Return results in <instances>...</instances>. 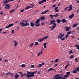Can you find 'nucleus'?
Instances as JSON below:
<instances>
[{
    "label": "nucleus",
    "mask_w": 79,
    "mask_h": 79,
    "mask_svg": "<svg viewBox=\"0 0 79 79\" xmlns=\"http://www.w3.org/2000/svg\"><path fill=\"white\" fill-rule=\"evenodd\" d=\"M40 21L39 19H37L36 21L35 22V24L33 22H31L30 23V26L32 27H33L35 25L36 27H39L40 25Z\"/></svg>",
    "instance_id": "1"
},
{
    "label": "nucleus",
    "mask_w": 79,
    "mask_h": 79,
    "mask_svg": "<svg viewBox=\"0 0 79 79\" xmlns=\"http://www.w3.org/2000/svg\"><path fill=\"white\" fill-rule=\"evenodd\" d=\"M37 72V71H35V72H31L28 71H27V74H29V75L31 77H33L34 76V74L35 73H36Z\"/></svg>",
    "instance_id": "2"
},
{
    "label": "nucleus",
    "mask_w": 79,
    "mask_h": 79,
    "mask_svg": "<svg viewBox=\"0 0 79 79\" xmlns=\"http://www.w3.org/2000/svg\"><path fill=\"white\" fill-rule=\"evenodd\" d=\"M59 35L58 36V38H61L60 40L62 41H63L65 40V38H63L62 37H63L64 35V34H62V33H60L59 34Z\"/></svg>",
    "instance_id": "3"
},
{
    "label": "nucleus",
    "mask_w": 79,
    "mask_h": 79,
    "mask_svg": "<svg viewBox=\"0 0 79 79\" xmlns=\"http://www.w3.org/2000/svg\"><path fill=\"white\" fill-rule=\"evenodd\" d=\"M30 74H26V73H24L23 74H22L20 75L21 76V77H23V76H25L26 77H27V79H28L29 77H31L30 76H29Z\"/></svg>",
    "instance_id": "4"
},
{
    "label": "nucleus",
    "mask_w": 79,
    "mask_h": 79,
    "mask_svg": "<svg viewBox=\"0 0 79 79\" xmlns=\"http://www.w3.org/2000/svg\"><path fill=\"white\" fill-rule=\"evenodd\" d=\"M10 8V5L8 4H6V5L5 6V9H8L9 8Z\"/></svg>",
    "instance_id": "5"
},
{
    "label": "nucleus",
    "mask_w": 79,
    "mask_h": 79,
    "mask_svg": "<svg viewBox=\"0 0 79 79\" xmlns=\"http://www.w3.org/2000/svg\"><path fill=\"white\" fill-rule=\"evenodd\" d=\"M14 24H13L10 23L8 26H6L5 27V28H9L10 27H12Z\"/></svg>",
    "instance_id": "6"
},
{
    "label": "nucleus",
    "mask_w": 79,
    "mask_h": 79,
    "mask_svg": "<svg viewBox=\"0 0 79 79\" xmlns=\"http://www.w3.org/2000/svg\"><path fill=\"white\" fill-rule=\"evenodd\" d=\"M61 76L62 77V76H63V74H61V75L60 74H57V75H55V76L54 77V78H56L57 77H59L60 76Z\"/></svg>",
    "instance_id": "7"
},
{
    "label": "nucleus",
    "mask_w": 79,
    "mask_h": 79,
    "mask_svg": "<svg viewBox=\"0 0 79 79\" xmlns=\"http://www.w3.org/2000/svg\"><path fill=\"white\" fill-rule=\"evenodd\" d=\"M70 73V72H67L66 73V74L67 75H65L63 76L64 77H69V74Z\"/></svg>",
    "instance_id": "8"
},
{
    "label": "nucleus",
    "mask_w": 79,
    "mask_h": 79,
    "mask_svg": "<svg viewBox=\"0 0 79 79\" xmlns=\"http://www.w3.org/2000/svg\"><path fill=\"white\" fill-rule=\"evenodd\" d=\"M68 7H69V9L67 10V11H70L72 10L73 9V6L72 5Z\"/></svg>",
    "instance_id": "9"
},
{
    "label": "nucleus",
    "mask_w": 79,
    "mask_h": 79,
    "mask_svg": "<svg viewBox=\"0 0 79 79\" xmlns=\"http://www.w3.org/2000/svg\"><path fill=\"white\" fill-rule=\"evenodd\" d=\"M56 22V20H52V21L51 22V23H50V24H49V25H52V24H53L54 25V23H55Z\"/></svg>",
    "instance_id": "10"
},
{
    "label": "nucleus",
    "mask_w": 79,
    "mask_h": 79,
    "mask_svg": "<svg viewBox=\"0 0 79 79\" xmlns=\"http://www.w3.org/2000/svg\"><path fill=\"white\" fill-rule=\"evenodd\" d=\"M19 77V75L18 74H16L15 75V76H14V78L15 79H17Z\"/></svg>",
    "instance_id": "11"
},
{
    "label": "nucleus",
    "mask_w": 79,
    "mask_h": 79,
    "mask_svg": "<svg viewBox=\"0 0 79 79\" xmlns=\"http://www.w3.org/2000/svg\"><path fill=\"white\" fill-rule=\"evenodd\" d=\"M19 24L22 27H23V26H25V24L24 23H22V22H20L19 23Z\"/></svg>",
    "instance_id": "12"
},
{
    "label": "nucleus",
    "mask_w": 79,
    "mask_h": 79,
    "mask_svg": "<svg viewBox=\"0 0 79 79\" xmlns=\"http://www.w3.org/2000/svg\"><path fill=\"white\" fill-rule=\"evenodd\" d=\"M54 25H53V26L52 27V29H51V30H53V29L55 28L56 27V23H54Z\"/></svg>",
    "instance_id": "13"
},
{
    "label": "nucleus",
    "mask_w": 79,
    "mask_h": 79,
    "mask_svg": "<svg viewBox=\"0 0 79 79\" xmlns=\"http://www.w3.org/2000/svg\"><path fill=\"white\" fill-rule=\"evenodd\" d=\"M15 43H14V46L15 47H16V46L18 45V43L16 42L15 40L14 41Z\"/></svg>",
    "instance_id": "14"
},
{
    "label": "nucleus",
    "mask_w": 79,
    "mask_h": 79,
    "mask_svg": "<svg viewBox=\"0 0 79 79\" xmlns=\"http://www.w3.org/2000/svg\"><path fill=\"white\" fill-rule=\"evenodd\" d=\"M65 31H69V30L70 29V28L69 27H65Z\"/></svg>",
    "instance_id": "15"
},
{
    "label": "nucleus",
    "mask_w": 79,
    "mask_h": 79,
    "mask_svg": "<svg viewBox=\"0 0 79 79\" xmlns=\"http://www.w3.org/2000/svg\"><path fill=\"white\" fill-rule=\"evenodd\" d=\"M44 40L43 39V38L42 39H40L39 40H38V42H41L43 41V40Z\"/></svg>",
    "instance_id": "16"
},
{
    "label": "nucleus",
    "mask_w": 79,
    "mask_h": 79,
    "mask_svg": "<svg viewBox=\"0 0 79 79\" xmlns=\"http://www.w3.org/2000/svg\"><path fill=\"white\" fill-rule=\"evenodd\" d=\"M25 26H29L30 23L27 22V21L25 22Z\"/></svg>",
    "instance_id": "17"
},
{
    "label": "nucleus",
    "mask_w": 79,
    "mask_h": 79,
    "mask_svg": "<svg viewBox=\"0 0 79 79\" xmlns=\"http://www.w3.org/2000/svg\"><path fill=\"white\" fill-rule=\"evenodd\" d=\"M75 48H77V49H78L79 51V45L77 44H76L75 45Z\"/></svg>",
    "instance_id": "18"
},
{
    "label": "nucleus",
    "mask_w": 79,
    "mask_h": 79,
    "mask_svg": "<svg viewBox=\"0 0 79 79\" xmlns=\"http://www.w3.org/2000/svg\"><path fill=\"white\" fill-rule=\"evenodd\" d=\"M49 11V10H47L46 11H45L44 12H41V15H44L46 13V12Z\"/></svg>",
    "instance_id": "19"
},
{
    "label": "nucleus",
    "mask_w": 79,
    "mask_h": 79,
    "mask_svg": "<svg viewBox=\"0 0 79 79\" xmlns=\"http://www.w3.org/2000/svg\"><path fill=\"white\" fill-rule=\"evenodd\" d=\"M67 21V20H66L65 19H63L61 20V22L63 23H64L66 22Z\"/></svg>",
    "instance_id": "20"
},
{
    "label": "nucleus",
    "mask_w": 79,
    "mask_h": 79,
    "mask_svg": "<svg viewBox=\"0 0 79 79\" xmlns=\"http://www.w3.org/2000/svg\"><path fill=\"white\" fill-rule=\"evenodd\" d=\"M42 52L43 51H41V52L39 53L37 55L38 56H40L41 55H42Z\"/></svg>",
    "instance_id": "21"
},
{
    "label": "nucleus",
    "mask_w": 79,
    "mask_h": 79,
    "mask_svg": "<svg viewBox=\"0 0 79 79\" xmlns=\"http://www.w3.org/2000/svg\"><path fill=\"white\" fill-rule=\"evenodd\" d=\"M73 16H74V14H71V15H69V17L70 19H72V18H73Z\"/></svg>",
    "instance_id": "22"
},
{
    "label": "nucleus",
    "mask_w": 79,
    "mask_h": 79,
    "mask_svg": "<svg viewBox=\"0 0 79 79\" xmlns=\"http://www.w3.org/2000/svg\"><path fill=\"white\" fill-rule=\"evenodd\" d=\"M61 20L60 19H57V22L58 24H60L61 23Z\"/></svg>",
    "instance_id": "23"
},
{
    "label": "nucleus",
    "mask_w": 79,
    "mask_h": 79,
    "mask_svg": "<svg viewBox=\"0 0 79 79\" xmlns=\"http://www.w3.org/2000/svg\"><path fill=\"white\" fill-rule=\"evenodd\" d=\"M31 8V7L30 6H28L25 9V10H27L29 8Z\"/></svg>",
    "instance_id": "24"
},
{
    "label": "nucleus",
    "mask_w": 79,
    "mask_h": 79,
    "mask_svg": "<svg viewBox=\"0 0 79 79\" xmlns=\"http://www.w3.org/2000/svg\"><path fill=\"white\" fill-rule=\"evenodd\" d=\"M45 18L44 16H42V17H40V20H44L45 19Z\"/></svg>",
    "instance_id": "25"
},
{
    "label": "nucleus",
    "mask_w": 79,
    "mask_h": 79,
    "mask_svg": "<svg viewBox=\"0 0 79 79\" xmlns=\"http://www.w3.org/2000/svg\"><path fill=\"white\" fill-rule=\"evenodd\" d=\"M8 2V0H5L3 2V4L4 5H5Z\"/></svg>",
    "instance_id": "26"
},
{
    "label": "nucleus",
    "mask_w": 79,
    "mask_h": 79,
    "mask_svg": "<svg viewBox=\"0 0 79 79\" xmlns=\"http://www.w3.org/2000/svg\"><path fill=\"white\" fill-rule=\"evenodd\" d=\"M10 73L11 72H9V73H6V77H7L8 76H9V75H10Z\"/></svg>",
    "instance_id": "27"
},
{
    "label": "nucleus",
    "mask_w": 79,
    "mask_h": 79,
    "mask_svg": "<svg viewBox=\"0 0 79 79\" xmlns=\"http://www.w3.org/2000/svg\"><path fill=\"white\" fill-rule=\"evenodd\" d=\"M77 26V23H74L73 26V28Z\"/></svg>",
    "instance_id": "28"
},
{
    "label": "nucleus",
    "mask_w": 79,
    "mask_h": 79,
    "mask_svg": "<svg viewBox=\"0 0 79 79\" xmlns=\"http://www.w3.org/2000/svg\"><path fill=\"white\" fill-rule=\"evenodd\" d=\"M42 66V65L41 64H39L37 66V68H41Z\"/></svg>",
    "instance_id": "29"
},
{
    "label": "nucleus",
    "mask_w": 79,
    "mask_h": 79,
    "mask_svg": "<svg viewBox=\"0 0 79 79\" xmlns=\"http://www.w3.org/2000/svg\"><path fill=\"white\" fill-rule=\"evenodd\" d=\"M54 69H53L52 68H50L48 70V72H49V71L52 70H54Z\"/></svg>",
    "instance_id": "30"
},
{
    "label": "nucleus",
    "mask_w": 79,
    "mask_h": 79,
    "mask_svg": "<svg viewBox=\"0 0 79 79\" xmlns=\"http://www.w3.org/2000/svg\"><path fill=\"white\" fill-rule=\"evenodd\" d=\"M77 73V71L76 69H75L74 71H73V73Z\"/></svg>",
    "instance_id": "31"
},
{
    "label": "nucleus",
    "mask_w": 79,
    "mask_h": 79,
    "mask_svg": "<svg viewBox=\"0 0 79 79\" xmlns=\"http://www.w3.org/2000/svg\"><path fill=\"white\" fill-rule=\"evenodd\" d=\"M46 44H47L46 43H44V44H43L44 48H46Z\"/></svg>",
    "instance_id": "32"
},
{
    "label": "nucleus",
    "mask_w": 79,
    "mask_h": 79,
    "mask_svg": "<svg viewBox=\"0 0 79 79\" xmlns=\"http://www.w3.org/2000/svg\"><path fill=\"white\" fill-rule=\"evenodd\" d=\"M10 76H12V77H14V74L13 73L10 72Z\"/></svg>",
    "instance_id": "33"
},
{
    "label": "nucleus",
    "mask_w": 79,
    "mask_h": 79,
    "mask_svg": "<svg viewBox=\"0 0 79 79\" xmlns=\"http://www.w3.org/2000/svg\"><path fill=\"white\" fill-rule=\"evenodd\" d=\"M34 45V43H31L29 45V47H32Z\"/></svg>",
    "instance_id": "34"
},
{
    "label": "nucleus",
    "mask_w": 79,
    "mask_h": 79,
    "mask_svg": "<svg viewBox=\"0 0 79 79\" xmlns=\"http://www.w3.org/2000/svg\"><path fill=\"white\" fill-rule=\"evenodd\" d=\"M73 57H74V55H72L70 56L69 57V58L70 59H72L73 58Z\"/></svg>",
    "instance_id": "35"
},
{
    "label": "nucleus",
    "mask_w": 79,
    "mask_h": 79,
    "mask_svg": "<svg viewBox=\"0 0 79 79\" xmlns=\"http://www.w3.org/2000/svg\"><path fill=\"white\" fill-rule=\"evenodd\" d=\"M54 15H49V17H50L52 19H53Z\"/></svg>",
    "instance_id": "36"
},
{
    "label": "nucleus",
    "mask_w": 79,
    "mask_h": 79,
    "mask_svg": "<svg viewBox=\"0 0 79 79\" xmlns=\"http://www.w3.org/2000/svg\"><path fill=\"white\" fill-rule=\"evenodd\" d=\"M58 60H59V59H57L55 60L54 61V63H57Z\"/></svg>",
    "instance_id": "37"
},
{
    "label": "nucleus",
    "mask_w": 79,
    "mask_h": 79,
    "mask_svg": "<svg viewBox=\"0 0 79 79\" xmlns=\"http://www.w3.org/2000/svg\"><path fill=\"white\" fill-rule=\"evenodd\" d=\"M15 10V9L12 10L10 11V14L12 13Z\"/></svg>",
    "instance_id": "38"
},
{
    "label": "nucleus",
    "mask_w": 79,
    "mask_h": 79,
    "mask_svg": "<svg viewBox=\"0 0 79 79\" xmlns=\"http://www.w3.org/2000/svg\"><path fill=\"white\" fill-rule=\"evenodd\" d=\"M38 3L40 5L42 4H43V2L42 1H41L39 2Z\"/></svg>",
    "instance_id": "39"
},
{
    "label": "nucleus",
    "mask_w": 79,
    "mask_h": 79,
    "mask_svg": "<svg viewBox=\"0 0 79 79\" xmlns=\"http://www.w3.org/2000/svg\"><path fill=\"white\" fill-rule=\"evenodd\" d=\"M72 33V31H69L67 33V34L68 35H70V34H71Z\"/></svg>",
    "instance_id": "40"
},
{
    "label": "nucleus",
    "mask_w": 79,
    "mask_h": 79,
    "mask_svg": "<svg viewBox=\"0 0 79 79\" xmlns=\"http://www.w3.org/2000/svg\"><path fill=\"white\" fill-rule=\"evenodd\" d=\"M48 36H46L44 37V38H43V39L44 40L45 39H48Z\"/></svg>",
    "instance_id": "41"
},
{
    "label": "nucleus",
    "mask_w": 79,
    "mask_h": 79,
    "mask_svg": "<svg viewBox=\"0 0 79 79\" xmlns=\"http://www.w3.org/2000/svg\"><path fill=\"white\" fill-rule=\"evenodd\" d=\"M68 9H69V7H68L65 8V9H64V10L66 11L68 10Z\"/></svg>",
    "instance_id": "42"
},
{
    "label": "nucleus",
    "mask_w": 79,
    "mask_h": 79,
    "mask_svg": "<svg viewBox=\"0 0 79 79\" xmlns=\"http://www.w3.org/2000/svg\"><path fill=\"white\" fill-rule=\"evenodd\" d=\"M26 66V65L25 64H22L21 65V67H25Z\"/></svg>",
    "instance_id": "43"
},
{
    "label": "nucleus",
    "mask_w": 79,
    "mask_h": 79,
    "mask_svg": "<svg viewBox=\"0 0 79 79\" xmlns=\"http://www.w3.org/2000/svg\"><path fill=\"white\" fill-rule=\"evenodd\" d=\"M54 16L55 17H57L59 16L58 15V13L56 14V15H54Z\"/></svg>",
    "instance_id": "44"
},
{
    "label": "nucleus",
    "mask_w": 79,
    "mask_h": 79,
    "mask_svg": "<svg viewBox=\"0 0 79 79\" xmlns=\"http://www.w3.org/2000/svg\"><path fill=\"white\" fill-rule=\"evenodd\" d=\"M69 54H71V53H73V52H72V51L70 50V51H69Z\"/></svg>",
    "instance_id": "45"
},
{
    "label": "nucleus",
    "mask_w": 79,
    "mask_h": 79,
    "mask_svg": "<svg viewBox=\"0 0 79 79\" xmlns=\"http://www.w3.org/2000/svg\"><path fill=\"white\" fill-rule=\"evenodd\" d=\"M69 36V35L68 34H67L66 35V36L65 37V39L67 38Z\"/></svg>",
    "instance_id": "46"
},
{
    "label": "nucleus",
    "mask_w": 79,
    "mask_h": 79,
    "mask_svg": "<svg viewBox=\"0 0 79 79\" xmlns=\"http://www.w3.org/2000/svg\"><path fill=\"white\" fill-rule=\"evenodd\" d=\"M18 73H19L20 74V75H21L23 73L22 72H18Z\"/></svg>",
    "instance_id": "47"
},
{
    "label": "nucleus",
    "mask_w": 79,
    "mask_h": 79,
    "mask_svg": "<svg viewBox=\"0 0 79 79\" xmlns=\"http://www.w3.org/2000/svg\"><path fill=\"white\" fill-rule=\"evenodd\" d=\"M42 1V2L43 3H44L45 2H46V0H42V1Z\"/></svg>",
    "instance_id": "48"
},
{
    "label": "nucleus",
    "mask_w": 79,
    "mask_h": 79,
    "mask_svg": "<svg viewBox=\"0 0 79 79\" xmlns=\"http://www.w3.org/2000/svg\"><path fill=\"white\" fill-rule=\"evenodd\" d=\"M38 44V42H35V45H36Z\"/></svg>",
    "instance_id": "49"
},
{
    "label": "nucleus",
    "mask_w": 79,
    "mask_h": 79,
    "mask_svg": "<svg viewBox=\"0 0 79 79\" xmlns=\"http://www.w3.org/2000/svg\"><path fill=\"white\" fill-rule=\"evenodd\" d=\"M58 8V7H57V6L55 8V9H54V10H57Z\"/></svg>",
    "instance_id": "50"
},
{
    "label": "nucleus",
    "mask_w": 79,
    "mask_h": 79,
    "mask_svg": "<svg viewBox=\"0 0 79 79\" xmlns=\"http://www.w3.org/2000/svg\"><path fill=\"white\" fill-rule=\"evenodd\" d=\"M75 60L76 61V62H78V60H77V58H75Z\"/></svg>",
    "instance_id": "51"
},
{
    "label": "nucleus",
    "mask_w": 79,
    "mask_h": 79,
    "mask_svg": "<svg viewBox=\"0 0 79 79\" xmlns=\"http://www.w3.org/2000/svg\"><path fill=\"white\" fill-rule=\"evenodd\" d=\"M55 12H58V11H59V10H58V9H56V10H55Z\"/></svg>",
    "instance_id": "52"
},
{
    "label": "nucleus",
    "mask_w": 79,
    "mask_h": 79,
    "mask_svg": "<svg viewBox=\"0 0 79 79\" xmlns=\"http://www.w3.org/2000/svg\"><path fill=\"white\" fill-rule=\"evenodd\" d=\"M70 66V64H67L66 66H65V68H66L68 66Z\"/></svg>",
    "instance_id": "53"
},
{
    "label": "nucleus",
    "mask_w": 79,
    "mask_h": 79,
    "mask_svg": "<svg viewBox=\"0 0 79 79\" xmlns=\"http://www.w3.org/2000/svg\"><path fill=\"white\" fill-rule=\"evenodd\" d=\"M41 25H45V23H41Z\"/></svg>",
    "instance_id": "54"
},
{
    "label": "nucleus",
    "mask_w": 79,
    "mask_h": 79,
    "mask_svg": "<svg viewBox=\"0 0 79 79\" xmlns=\"http://www.w3.org/2000/svg\"><path fill=\"white\" fill-rule=\"evenodd\" d=\"M8 60H4V61L5 62H8Z\"/></svg>",
    "instance_id": "55"
},
{
    "label": "nucleus",
    "mask_w": 79,
    "mask_h": 79,
    "mask_svg": "<svg viewBox=\"0 0 79 79\" xmlns=\"http://www.w3.org/2000/svg\"><path fill=\"white\" fill-rule=\"evenodd\" d=\"M14 32H15V30H12V34H14Z\"/></svg>",
    "instance_id": "56"
},
{
    "label": "nucleus",
    "mask_w": 79,
    "mask_h": 79,
    "mask_svg": "<svg viewBox=\"0 0 79 79\" xmlns=\"http://www.w3.org/2000/svg\"><path fill=\"white\" fill-rule=\"evenodd\" d=\"M41 65H44L45 64V63H44L43 62L42 63H41Z\"/></svg>",
    "instance_id": "57"
},
{
    "label": "nucleus",
    "mask_w": 79,
    "mask_h": 79,
    "mask_svg": "<svg viewBox=\"0 0 79 79\" xmlns=\"http://www.w3.org/2000/svg\"><path fill=\"white\" fill-rule=\"evenodd\" d=\"M30 6H31L32 7L34 6V4H30Z\"/></svg>",
    "instance_id": "58"
},
{
    "label": "nucleus",
    "mask_w": 79,
    "mask_h": 79,
    "mask_svg": "<svg viewBox=\"0 0 79 79\" xmlns=\"http://www.w3.org/2000/svg\"><path fill=\"white\" fill-rule=\"evenodd\" d=\"M66 78L64 77H62V78H60V79H65Z\"/></svg>",
    "instance_id": "59"
},
{
    "label": "nucleus",
    "mask_w": 79,
    "mask_h": 79,
    "mask_svg": "<svg viewBox=\"0 0 79 79\" xmlns=\"http://www.w3.org/2000/svg\"><path fill=\"white\" fill-rule=\"evenodd\" d=\"M76 70H77V71H79V69H78V68H77Z\"/></svg>",
    "instance_id": "60"
},
{
    "label": "nucleus",
    "mask_w": 79,
    "mask_h": 79,
    "mask_svg": "<svg viewBox=\"0 0 79 79\" xmlns=\"http://www.w3.org/2000/svg\"><path fill=\"white\" fill-rule=\"evenodd\" d=\"M24 11V10L22 9V10H21L20 11L21 12H23Z\"/></svg>",
    "instance_id": "61"
},
{
    "label": "nucleus",
    "mask_w": 79,
    "mask_h": 79,
    "mask_svg": "<svg viewBox=\"0 0 79 79\" xmlns=\"http://www.w3.org/2000/svg\"><path fill=\"white\" fill-rule=\"evenodd\" d=\"M57 66V64H56L55 65L54 67H55L56 66Z\"/></svg>",
    "instance_id": "62"
},
{
    "label": "nucleus",
    "mask_w": 79,
    "mask_h": 79,
    "mask_svg": "<svg viewBox=\"0 0 79 79\" xmlns=\"http://www.w3.org/2000/svg\"><path fill=\"white\" fill-rule=\"evenodd\" d=\"M56 6V5H54L53 6H52V7H55Z\"/></svg>",
    "instance_id": "63"
},
{
    "label": "nucleus",
    "mask_w": 79,
    "mask_h": 79,
    "mask_svg": "<svg viewBox=\"0 0 79 79\" xmlns=\"http://www.w3.org/2000/svg\"><path fill=\"white\" fill-rule=\"evenodd\" d=\"M62 76H60L59 77H58L60 79H61V78H62Z\"/></svg>",
    "instance_id": "64"
}]
</instances>
